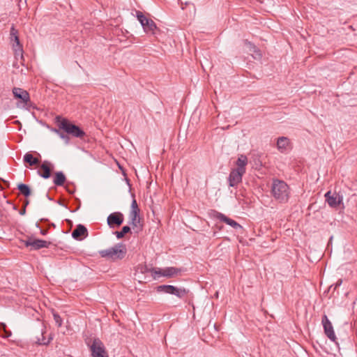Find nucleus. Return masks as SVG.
Instances as JSON below:
<instances>
[{
	"label": "nucleus",
	"instance_id": "f257e3e1",
	"mask_svg": "<svg viewBox=\"0 0 357 357\" xmlns=\"http://www.w3.org/2000/svg\"><path fill=\"white\" fill-rule=\"evenodd\" d=\"M271 193L278 202L286 203L289 199V187L283 181L273 179L271 186Z\"/></svg>",
	"mask_w": 357,
	"mask_h": 357
},
{
	"label": "nucleus",
	"instance_id": "f03ea898",
	"mask_svg": "<svg viewBox=\"0 0 357 357\" xmlns=\"http://www.w3.org/2000/svg\"><path fill=\"white\" fill-rule=\"evenodd\" d=\"M126 247L122 243L116 244L112 248L102 250L98 252L101 257L112 261L123 259L126 255Z\"/></svg>",
	"mask_w": 357,
	"mask_h": 357
},
{
	"label": "nucleus",
	"instance_id": "7ed1b4c3",
	"mask_svg": "<svg viewBox=\"0 0 357 357\" xmlns=\"http://www.w3.org/2000/svg\"><path fill=\"white\" fill-rule=\"evenodd\" d=\"M56 121L59 129L63 130L67 134L70 135L73 137L82 138L85 135V132L81 128L73 124L66 119H62L60 116H56Z\"/></svg>",
	"mask_w": 357,
	"mask_h": 357
},
{
	"label": "nucleus",
	"instance_id": "20e7f679",
	"mask_svg": "<svg viewBox=\"0 0 357 357\" xmlns=\"http://www.w3.org/2000/svg\"><path fill=\"white\" fill-rule=\"evenodd\" d=\"M137 17L146 33L152 34L154 33V31L156 29V25L152 20L148 19L140 11L137 12Z\"/></svg>",
	"mask_w": 357,
	"mask_h": 357
},
{
	"label": "nucleus",
	"instance_id": "39448f33",
	"mask_svg": "<svg viewBox=\"0 0 357 357\" xmlns=\"http://www.w3.org/2000/svg\"><path fill=\"white\" fill-rule=\"evenodd\" d=\"M321 323L324 327V333L330 339L332 342H336L337 337L335 336L333 327L332 326L331 322L328 319V317L324 314L322 317Z\"/></svg>",
	"mask_w": 357,
	"mask_h": 357
},
{
	"label": "nucleus",
	"instance_id": "423d86ee",
	"mask_svg": "<svg viewBox=\"0 0 357 357\" xmlns=\"http://www.w3.org/2000/svg\"><path fill=\"white\" fill-rule=\"evenodd\" d=\"M92 357H109L103 344L98 340H94L91 346Z\"/></svg>",
	"mask_w": 357,
	"mask_h": 357
},
{
	"label": "nucleus",
	"instance_id": "0eeeda50",
	"mask_svg": "<svg viewBox=\"0 0 357 357\" xmlns=\"http://www.w3.org/2000/svg\"><path fill=\"white\" fill-rule=\"evenodd\" d=\"M13 94L15 98L20 100V103L23 105V106L29 105L30 102V97L29 93L21 88L14 87L13 89Z\"/></svg>",
	"mask_w": 357,
	"mask_h": 357
},
{
	"label": "nucleus",
	"instance_id": "6e6552de",
	"mask_svg": "<svg viewBox=\"0 0 357 357\" xmlns=\"http://www.w3.org/2000/svg\"><path fill=\"white\" fill-rule=\"evenodd\" d=\"M24 243L26 247H31V250H34L43 248H48L50 245V242L49 241L33 238H29L28 240L24 241Z\"/></svg>",
	"mask_w": 357,
	"mask_h": 357
},
{
	"label": "nucleus",
	"instance_id": "1a4fd4ad",
	"mask_svg": "<svg viewBox=\"0 0 357 357\" xmlns=\"http://www.w3.org/2000/svg\"><path fill=\"white\" fill-rule=\"evenodd\" d=\"M326 200L331 207L336 208L342 202V196L337 193L332 194L331 191L325 194Z\"/></svg>",
	"mask_w": 357,
	"mask_h": 357
},
{
	"label": "nucleus",
	"instance_id": "9d476101",
	"mask_svg": "<svg viewBox=\"0 0 357 357\" xmlns=\"http://www.w3.org/2000/svg\"><path fill=\"white\" fill-rule=\"evenodd\" d=\"M151 273L154 275L155 278L160 276L172 277L177 273V270L174 267H167L164 269L153 268Z\"/></svg>",
	"mask_w": 357,
	"mask_h": 357
},
{
	"label": "nucleus",
	"instance_id": "9b49d317",
	"mask_svg": "<svg viewBox=\"0 0 357 357\" xmlns=\"http://www.w3.org/2000/svg\"><path fill=\"white\" fill-rule=\"evenodd\" d=\"M277 149L280 153H285L291 149V144L290 139L286 137H280L276 142Z\"/></svg>",
	"mask_w": 357,
	"mask_h": 357
},
{
	"label": "nucleus",
	"instance_id": "f8f14e48",
	"mask_svg": "<svg viewBox=\"0 0 357 357\" xmlns=\"http://www.w3.org/2000/svg\"><path fill=\"white\" fill-rule=\"evenodd\" d=\"M245 173V172H243L240 171V170L236 169H233V170L230 172L229 176V185H230L231 187H234V186H236L238 183H239L240 182H241L243 175Z\"/></svg>",
	"mask_w": 357,
	"mask_h": 357
},
{
	"label": "nucleus",
	"instance_id": "ddd939ff",
	"mask_svg": "<svg viewBox=\"0 0 357 357\" xmlns=\"http://www.w3.org/2000/svg\"><path fill=\"white\" fill-rule=\"evenodd\" d=\"M10 38L15 42V44H13V49L15 52V54H20L22 56V47L17 36V31L14 28V26H12L10 29Z\"/></svg>",
	"mask_w": 357,
	"mask_h": 357
},
{
	"label": "nucleus",
	"instance_id": "4468645a",
	"mask_svg": "<svg viewBox=\"0 0 357 357\" xmlns=\"http://www.w3.org/2000/svg\"><path fill=\"white\" fill-rule=\"evenodd\" d=\"M123 222V215L120 212L112 213L107 217V224L110 227L114 225L119 226Z\"/></svg>",
	"mask_w": 357,
	"mask_h": 357
},
{
	"label": "nucleus",
	"instance_id": "2eb2a0df",
	"mask_svg": "<svg viewBox=\"0 0 357 357\" xmlns=\"http://www.w3.org/2000/svg\"><path fill=\"white\" fill-rule=\"evenodd\" d=\"M87 236V229L82 225H78L72 232V236L75 239H82V237H86Z\"/></svg>",
	"mask_w": 357,
	"mask_h": 357
},
{
	"label": "nucleus",
	"instance_id": "dca6fc26",
	"mask_svg": "<svg viewBox=\"0 0 357 357\" xmlns=\"http://www.w3.org/2000/svg\"><path fill=\"white\" fill-rule=\"evenodd\" d=\"M50 163L47 161H44L43 164L40 165V170L38 171V174L44 178H48L51 175V169H50Z\"/></svg>",
	"mask_w": 357,
	"mask_h": 357
},
{
	"label": "nucleus",
	"instance_id": "f3484780",
	"mask_svg": "<svg viewBox=\"0 0 357 357\" xmlns=\"http://www.w3.org/2000/svg\"><path fill=\"white\" fill-rule=\"evenodd\" d=\"M217 217L220 220L225 222L226 224L230 225L231 227H232L233 228H234L236 229L242 228L241 225H240L237 222H236L235 220H234L231 218H227L226 215H225L222 213H219L218 214Z\"/></svg>",
	"mask_w": 357,
	"mask_h": 357
},
{
	"label": "nucleus",
	"instance_id": "a211bd4d",
	"mask_svg": "<svg viewBox=\"0 0 357 357\" xmlns=\"http://www.w3.org/2000/svg\"><path fill=\"white\" fill-rule=\"evenodd\" d=\"M236 169L245 172V166L248 164V158L246 155L241 154L238 156L236 162Z\"/></svg>",
	"mask_w": 357,
	"mask_h": 357
},
{
	"label": "nucleus",
	"instance_id": "6ab92c4d",
	"mask_svg": "<svg viewBox=\"0 0 357 357\" xmlns=\"http://www.w3.org/2000/svg\"><path fill=\"white\" fill-rule=\"evenodd\" d=\"M66 180V176L62 172H56L54 174L53 183L56 186H62L63 185Z\"/></svg>",
	"mask_w": 357,
	"mask_h": 357
},
{
	"label": "nucleus",
	"instance_id": "aec40b11",
	"mask_svg": "<svg viewBox=\"0 0 357 357\" xmlns=\"http://www.w3.org/2000/svg\"><path fill=\"white\" fill-rule=\"evenodd\" d=\"M139 211H130V224H131L133 227H137V224L139 223L140 218H139Z\"/></svg>",
	"mask_w": 357,
	"mask_h": 357
},
{
	"label": "nucleus",
	"instance_id": "412c9836",
	"mask_svg": "<svg viewBox=\"0 0 357 357\" xmlns=\"http://www.w3.org/2000/svg\"><path fill=\"white\" fill-rule=\"evenodd\" d=\"M175 290V287L172 285H160L158 287V291H162L166 294H172Z\"/></svg>",
	"mask_w": 357,
	"mask_h": 357
},
{
	"label": "nucleus",
	"instance_id": "4be33fe9",
	"mask_svg": "<svg viewBox=\"0 0 357 357\" xmlns=\"http://www.w3.org/2000/svg\"><path fill=\"white\" fill-rule=\"evenodd\" d=\"M24 162L29 163L31 166L37 165L39 162V160L37 158H33V156L29 153H27L24 155Z\"/></svg>",
	"mask_w": 357,
	"mask_h": 357
},
{
	"label": "nucleus",
	"instance_id": "5701e85b",
	"mask_svg": "<svg viewBox=\"0 0 357 357\" xmlns=\"http://www.w3.org/2000/svg\"><path fill=\"white\" fill-rule=\"evenodd\" d=\"M17 189L25 197H29L31 195V190H30L29 187L26 184L20 183L17 185Z\"/></svg>",
	"mask_w": 357,
	"mask_h": 357
},
{
	"label": "nucleus",
	"instance_id": "b1692460",
	"mask_svg": "<svg viewBox=\"0 0 357 357\" xmlns=\"http://www.w3.org/2000/svg\"><path fill=\"white\" fill-rule=\"evenodd\" d=\"M6 326L3 323H0V335L3 337H8L11 335L10 331H7Z\"/></svg>",
	"mask_w": 357,
	"mask_h": 357
},
{
	"label": "nucleus",
	"instance_id": "393cba45",
	"mask_svg": "<svg viewBox=\"0 0 357 357\" xmlns=\"http://www.w3.org/2000/svg\"><path fill=\"white\" fill-rule=\"evenodd\" d=\"M187 294V291L183 288H178L175 287L173 295L176 296L178 298H183Z\"/></svg>",
	"mask_w": 357,
	"mask_h": 357
},
{
	"label": "nucleus",
	"instance_id": "a878e982",
	"mask_svg": "<svg viewBox=\"0 0 357 357\" xmlns=\"http://www.w3.org/2000/svg\"><path fill=\"white\" fill-rule=\"evenodd\" d=\"M130 231V228L128 226L123 227L121 231H116L115 234L117 238H121L124 236V235L128 233Z\"/></svg>",
	"mask_w": 357,
	"mask_h": 357
},
{
	"label": "nucleus",
	"instance_id": "bb28decb",
	"mask_svg": "<svg viewBox=\"0 0 357 357\" xmlns=\"http://www.w3.org/2000/svg\"><path fill=\"white\" fill-rule=\"evenodd\" d=\"M52 314H53L54 321H55L56 324L57 325V326L58 327L61 326L63 320H62L61 317H60V315L54 311H53Z\"/></svg>",
	"mask_w": 357,
	"mask_h": 357
},
{
	"label": "nucleus",
	"instance_id": "cd10ccee",
	"mask_svg": "<svg viewBox=\"0 0 357 357\" xmlns=\"http://www.w3.org/2000/svg\"><path fill=\"white\" fill-rule=\"evenodd\" d=\"M43 334H44V330L42 329L41 330L42 338L41 339L38 338L37 342L40 344H47L50 342V340H46L45 337L43 336Z\"/></svg>",
	"mask_w": 357,
	"mask_h": 357
},
{
	"label": "nucleus",
	"instance_id": "c85d7f7f",
	"mask_svg": "<svg viewBox=\"0 0 357 357\" xmlns=\"http://www.w3.org/2000/svg\"><path fill=\"white\" fill-rule=\"evenodd\" d=\"M131 211H139V208L137 206V201L135 199H132V202L131 204Z\"/></svg>",
	"mask_w": 357,
	"mask_h": 357
},
{
	"label": "nucleus",
	"instance_id": "c756f323",
	"mask_svg": "<svg viewBox=\"0 0 357 357\" xmlns=\"http://www.w3.org/2000/svg\"><path fill=\"white\" fill-rule=\"evenodd\" d=\"M59 136L61 139H63L66 142V144H68V143L69 142V137H68V135H66L63 134V132H61V133L59 135Z\"/></svg>",
	"mask_w": 357,
	"mask_h": 357
},
{
	"label": "nucleus",
	"instance_id": "7c9ffc66",
	"mask_svg": "<svg viewBox=\"0 0 357 357\" xmlns=\"http://www.w3.org/2000/svg\"><path fill=\"white\" fill-rule=\"evenodd\" d=\"M342 283V279H339L336 283L334 284V290L336 289L338 287H340ZM333 285H331L330 286V289L333 288Z\"/></svg>",
	"mask_w": 357,
	"mask_h": 357
},
{
	"label": "nucleus",
	"instance_id": "2f4dec72",
	"mask_svg": "<svg viewBox=\"0 0 357 357\" xmlns=\"http://www.w3.org/2000/svg\"><path fill=\"white\" fill-rule=\"evenodd\" d=\"M248 44L250 47H252L254 50V52H259V51L257 50L256 47L253 44H252L251 43H248Z\"/></svg>",
	"mask_w": 357,
	"mask_h": 357
},
{
	"label": "nucleus",
	"instance_id": "473e14b6",
	"mask_svg": "<svg viewBox=\"0 0 357 357\" xmlns=\"http://www.w3.org/2000/svg\"><path fill=\"white\" fill-rule=\"evenodd\" d=\"M51 131L56 133L58 135L61 132L60 131V129H56V128H52Z\"/></svg>",
	"mask_w": 357,
	"mask_h": 357
},
{
	"label": "nucleus",
	"instance_id": "72a5a7b5",
	"mask_svg": "<svg viewBox=\"0 0 357 357\" xmlns=\"http://www.w3.org/2000/svg\"><path fill=\"white\" fill-rule=\"evenodd\" d=\"M47 233V229H42V230H40V234L42 235H46Z\"/></svg>",
	"mask_w": 357,
	"mask_h": 357
},
{
	"label": "nucleus",
	"instance_id": "f704fd0d",
	"mask_svg": "<svg viewBox=\"0 0 357 357\" xmlns=\"http://www.w3.org/2000/svg\"><path fill=\"white\" fill-rule=\"evenodd\" d=\"M29 204V201L28 200H26L24 203V208H25L26 206Z\"/></svg>",
	"mask_w": 357,
	"mask_h": 357
},
{
	"label": "nucleus",
	"instance_id": "c9c22d12",
	"mask_svg": "<svg viewBox=\"0 0 357 357\" xmlns=\"http://www.w3.org/2000/svg\"><path fill=\"white\" fill-rule=\"evenodd\" d=\"M21 215H24L25 213V208H23V209L21 210L20 213Z\"/></svg>",
	"mask_w": 357,
	"mask_h": 357
}]
</instances>
